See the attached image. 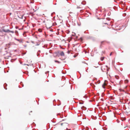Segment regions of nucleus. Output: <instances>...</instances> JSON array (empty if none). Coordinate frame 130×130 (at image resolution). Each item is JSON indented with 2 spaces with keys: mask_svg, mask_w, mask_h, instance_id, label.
<instances>
[{
  "mask_svg": "<svg viewBox=\"0 0 130 130\" xmlns=\"http://www.w3.org/2000/svg\"><path fill=\"white\" fill-rule=\"evenodd\" d=\"M3 31H4L5 32H11V31L9 29L5 30L4 29H2V30H0V32H2Z\"/></svg>",
  "mask_w": 130,
  "mask_h": 130,
  "instance_id": "obj_1",
  "label": "nucleus"
},
{
  "mask_svg": "<svg viewBox=\"0 0 130 130\" xmlns=\"http://www.w3.org/2000/svg\"><path fill=\"white\" fill-rule=\"evenodd\" d=\"M55 62H57V63H60L59 61H58L57 60H55Z\"/></svg>",
  "mask_w": 130,
  "mask_h": 130,
  "instance_id": "obj_10",
  "label": "nucleus"
},
{
  "mask_svg": "<svg viewBox=\"0 0 130 130\" xmlns=\"http://www.w3.org/2000/svg\"><path fill=\"white\" fill-rule=\"evenodd\" d=\"M106 82L107 81L106 80H105L104 83L102 85V87L104 88H105V86L107 85V84L106 83Z\"/></svg>",
  "mask_w": 130,
  "mask_h": 130,
  "instance_id": "obj_4",
  "label": "nucleus"
},
{
  "mask_svg": "<svg viewBox=\"0 0 130 130\" xmlns=\"http://www.w3.org/2000/svg\"><path fill=\"white\" fill-rule=\"evenodd\" d=\"M104 57H101V61H103L104 59Z\"/></svg>",
  "mask_w": 130,
  "mask_h": 130,
  "instance_id": "obj_8",
  "label": "nucleus"
},
{
  "mask_svg": "<svg viewBox=\"0 0 130 130\" xmlns=\"http://www.w3.org/2000/svg\"><path fill=\"white\" fill-rule=\"evenodd\" d=\"M38 31L39 32H41L42 31V29H40V28L39 29H38Z\"/></svg>",
  "mask_w": 130,
  "mask_h": 130,
  "instance_id": "obj_7",
  "label": "nucleus"
},
{
  "mask_svg": "<svg viewBox=\"0 0 130 130\" xmlns=\"http://www.w3.org/2000/svg\"><path fill=\"white\" fill-rule=\"evenodd\" d=\"M80 39H81V40L82 41V38H81Z\"/></svg>",
  "mask_w": 130,
  "mask_h": 130,
  "instance_id": "obj_13",
  "label": "nucleus"
},
{
  "mask_svg": "<svg viewBox=\"0 0 130 130\" xmlns=\"http://www.w3.org/2000/svg\"><path fill=\"white\" fill-rule=\"evenodd\" d=\"M60 55L62 56H64V52H61L60 54Z\"/></svg>",
  "mask_w": 130,
  "mask_h": 130,
  "instance_id": "obj_6",
  "label": "nucleus"
},
{
  "mask_svg": "<svg viewBox=\"0 0 130 130\" xmlns=\"http://www.w3.org/2000/svg\"><path fill=\"white\" fill-rule=\"evenodd\" d=\"M106 42L105 41H102L101 42L100 46H101L102 45H104L105 42Z\"/></svg>",
  "mask_w": 130,
  "mask_h": 130,
  "instance_id": "obj_5",
  "label": "nucleus"
},
{
  "mask_svg": "<svg viewBox=\"0 0 130 130\" xmlns=\"http://www.w3.org/2000/svg\"><path fill=\"white\" fill-rule=\"evenodd\" d=\"M67 124L66 123H59L58 124V125L59 126L61 125L63 126H64Z\"/></svg>",
  "mask_w": 130,
  "mask_h": 130,
  "instance_id": "obj_2",
  "label": "nucleus"
},
{
  "mask_svg": "<svg viewBox=\"0 0 130 130\" xmlns=\"http://www.w3.org/2000/svg\"><path fill=\"white\" fill-rule=\"evenodd\" d=\"M15 40H16L18 41L20 43H22L23 42V40L22 39H17L16 38H15Z\"/></svg>",
  "mask_w": 130,
  "mask_h": 130,
  "instance_id": "obj_3",
  "label": "nucleus"
},
{
  "mask_svg": "<svg viewBox=\"0 0 130 130\" xmlns=\"http://www.w3.org/2000/svg\"><path fill=\"white\" fill-rule=\"evenodd\" d=\"M115 77L117 79H118L119 78V77L118 76H115Z\"/></svg>",
  "mask_w": 130,
  "mask_h": 130,
  "instance_id": "obj_11",
  "label": "nucleus"
},
{
  "mask_svg": "<svg viewBox=\"0 0 130 130\" xmlns=\"http://www.w3.org/2000/svg\"><path fill=\"white\" fill-rule=\"evenodd\" d=\"M112 52H111V53H110V56H111L112 55Z\"/></svg>",
  "mask_w": 130,
  "mask_h": 130,
  "instance_id": "obj_12",
  "label": "nucleus"
},
{
  "mask_svg": "<svg viewBox=\"0 0 130 130\" xmlns=\"http://www.w3.org/2000/svg\"><path fill=\"white\" fill-rule=\"evenodd\" d=\"M128 82V80H125V83H127Z\"/></svg>",
  "mask_w": 130,
  "mask_h": 130,
  "instance_id": "obj_9",
  "label": "nucleus"
}]
</instances>
